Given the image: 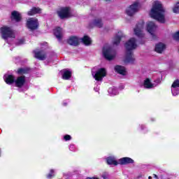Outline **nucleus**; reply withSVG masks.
Here are the masks:
<instances>
[{"mask_svg":"<svg viewBox=\"0 0 179 179\" xmlns=\"http://www.w3.org/2000/svg\"><path fill=\"white\" fill-rule=\"evenodd\" d=\"M106 1H109V0H106Z\"/></svg>","mask_w":179,"mask_h":179,"instance_id":"44","label":"nucleus"},{"mask_svg":"<svg viewBox=\"0 0 179 179\" xmlns=\"http://www.w3.org/2000/svg\"><path fill=\"white\" fill-rule=\"evenodd\" d=\"M101 177H102V178H103V179H108V173H103L101 175Z\"/></svg>","mask_w":179,"mask_h":179,"instance_id":"35","label":"nucleus"},{"mask_svg":"<svg viewBox=\"0 0 179 179\" xmlns=\"http://www.w3.org/2000/svg\"><path fill=\"white\" fill-rule=\"evenodd\" d=\"M54 34L57 40L61 41V40H62V37L64 36V30H62L60 27H57L54 29Z\"/></svg>","mask_w":179,"mask_h":179,"instance_id":"17","label":"nucleus"},{"mask_svg":"<svg viewBox=\"0 0 179 179\" xmlns=\"http://www.w3.org/2000/svg\"><path fill=\"white\" fill-rule=\"evenodd\" d=\"M62 78L64 80H69L72 76V71L69 69H63L61 71Z\"/></svg>","mask_w":179,"mask_h":179,"instance_id":"15","label":"nucleus"},{"mask_svg":"<svg viewBox=\"0 0 179 179\" xmlns=\"http://www.w3.org/2000/svg\"><path fill=\"white\" fill-rule=\"evenodd\" d=\"M118 163L121 166L132 164V163H134V159H131L130 157H122L118 159Z\"/></svg>","mask_w":179,"mask_h":179,"instance_id":"16","label":"nucleus"},{"mask_svg":"<svg viewBox=\"0 0 179 179\" xmlns=\"http://www.w3.org/2000/svg\"><path fill=\"white\" fill-rule=\"evenodd\" d=\"M165 12L166 10H164V7H163L162 2L155 1L153 2L152 7L150 11V16L152 19L159 22V23H165Z\"/></svg>","mask_w":179,"mask_h":179,"instance_id":"1","label":"nucleus"},{"mask_svg":"<svg viewBox=\"0 0 179 179\" xmlns=\"http://www.w3.org/2000/svg\"><path fill=\"white\" fill-rule=\"evenodd\" d=\"M69 148L71 152H78V148H76L73 144H70Z\"/></svg>","mask_w":179,"mask_h":179,"instance_id":"30","label":"nucleus"},{"mask_svg":"<svg viewBox=\"0 0 179 179\" xmlns=\"http://www.w3.org/2000/svg\"><path fill=\"white\" fill-rule=\"evenodd\" d=\"M121 38H122V35L119 33V34L117 35L113 39L114 45H118V44H120L121 42Z\"/></svg>","mask_w":179,"mask_h":179,"instance_id":"27","label":"nucleus"},{"mask_svg":"<svg viewBox=\"0 0 179 179\" xmlns=\"http://www.w3.org/2000/svg\"><path fill=\"white\" fill-rule=\"evenodd\" d=\"M68 43L70 45H79V38L78 36H70L68 40Z\"/></svg>","mask_w":179,"mask_h":179,"instance_id":"18","label":"nucleus"},{"mask_svg":"<svg viewBox=\"0 0 179 179\" xmlns=\"http://www.w3.org/2000/svg\"><path fill=\"white\" fill-rule=\"evenodd\" d=\"M55 170L51 169L49 173L48 174L47 177L48 178H52V177H55Z\"/></svg>","mask_w":179,"mask_h":179,"instance_id":"29","label":"nucleus"},{"mask_svg":"<svg viewBox=\"0 0 179 179\" xmlns=\"http://www.w3.org/2000/svg\"><path fill=\"white\" fill-rule=\"evenodd\" d=\"M0 34L6 41H8V38H15V31L8 26L0 28Z\"/></svg>","mask_w":179,"mask_h":179,"instance_id":"4","label":"nucleus"},{"mask_svg":"<svg viewBox=\"0 0 179 179\" xmlns=\"http://www.w3.org/2000/svg\"><path fill=\"white\" fill-rule=\"evenodd\" d=\"M174 40H179V31L173 34Z\"/></svg>","mask_w":179,"mask_h":179,"instance_id":"33","label":"nucleus"},{"mask_svg":"<svg viewBox=\"0 0 179 179\" xmlns=\"http://www.w3.org/2000/svg\"><path fill=\"white\" fill-rule=\"evenodd\" d=\"M37 13H41V8L38 7H33L29 11H28L27 15L29 16H33L37 15Z\"/></svg>","mask_w":179,"mask_h":179,"instance_id":"22","label":"nucleus"},{"mask_svg":"<svg viewBox=\"0 0 179 179\" xmlns=\"http://www.w3.org/2000/svg\"><path fill=\"white\" fill-rule=\"evenodd\" d=\"M124 47L127 50L126 57L124 62L126 64H134L135 62V57L132 53V50H135L138 45L136 44V39L135 38H131L126 43Z\"/></svg>","mask_w":179,"mask_h":179,"instance_id":"2","label":"nucleus"},{"mask_svg":"<svg viewBox=\"0 0 179 179\" xmlns=\"http://www.w3.org/2000/svg\"><path fill=\"white\" fill-rule=\"evenodd\" d=\"M166 50V45L163 43H159L155 45V51L159 54H162Z\"/></svg>","mask_w":179,"mask_h":179,"instance_id":"21","label":"nucleus"},{"mask_svg":"<svg viewBox=\"0 0 179 179\" xmlns=\"http://www.w3.org/2000/svg\"><path fill=\"white\" fill-rule=\"evenodd\" d=\"M171 93L173 96L179 94V80H175L171 85Z\"/></svg>","mask_w":179,"mask_h":179,"instance_id":"12","label":"nucleus"},{"mask_svg":"<svg viewBox=\"0 0 179 179\" xmlns=\"http://www.w3.org/2000/svg\"><path fill=\"white\" fill-rule=\"evenodd\" d=\"M144 26L145 23L143 22H141L136 24L134 29V34L138 37V40H143V37H145V34H143Z\"/></svg>","mask_w":179,"mask_h":179,"instance_id":"7","label":"nucleus"},{"mask_svg":"<svg viewBox=\"0 0 179 179\" xmlns=\"http://www.w3.org/2000/svg\"><path fill=\"white\" fill-rule=\"evenodd\" d=\"M94 90L95 92H99V90H100V87H95L94 88Z\"/></svg>","mask_w":179,"mask_h":179,"instance_id":"38","label":"nucleus"},{"mask_svg":"<svg viewBox=\"0 0 179 179\" xmlns=\"http://www.w3.org/2000/svg\"><path fill=\"white\" fill-rule=\"evenodd\" d=\"M67 105H68V103H67L66 102H64V103H63V106H67Z\"/></svg>","mask_w":179,"mask_h":179,"instance_id":"40","label":"nucleus"},{"mask_svg":"<svg viewBox=\"0 0 179 179\" xmlns=\"http://www.w3.org/2000/svg\"><path fill=\"white\" fill-rule=\"evenodd\" d=\"M22 44H24V39H23V38L20 39L17 42L18 45H22Z\"/></svg>","mask_w":179,"mask_h":179,"instance_id":"36","label":"nucleus"},{"mask_svg":"<svg viewBox=\"0 0 179 179\" xmlns=\"http://www.w3.org/2000/svg\"><path fill=\"white\" fill-rule=\"evenodd\" d=\"M140 6L141 4L139 3V1L134 2L132 5L126 9L127 15L128 16H134V15H135V13L139 10Z\"/></svg>","mask_w":179,"mask_h":179,"instance_id":"8","label":"nucleus"},{"mask_svg":"<svg viewBox=\"0 0 179 179\" xmlns=\"http://www.w3.org/2000/svg\"><path fill=\"white\" fill-rule=\"evenodd\" d=\"M110 96H117V94H118V89L115 88V87H110L108 89V90Z\"/></svg>","mask_w":179,"mask_h":179,"instance_id":"26","label":"nucleus"},{"mask_svg":"<svg viewBox=\"0 0 179 179\" xmlns=\"http://www.w3.org/2000/svg\"><path fill=\"white\" fill-rule=\"evenodd\" d=\"M57 14L60 19H66L71 16V8L69 7H63L57 10Z\"/></svg>","mask_w":179,"mask_h":179,"instance_id":"10","label":"nucleus"},{"mask_svg":"<svg viewBox=\"0 0 179 179\" xmlns=\"http://www.w3.org/2000/svg\"><path fill=\"white\" fill-rule=\"evenodd\" d=\"M92 75L95 80L101 81L103 78L107 75V71H106V69L94 67L92 70Z\"/></svg>","mask_w":179,"mask_h":179,"instance_id":"5","label":"nucleus"},{"mask_svg":"<svg viewBox=\"0 0 179 179\" xmlns=\"http://www.w3.org/2000/svg\"><path fill=\"white\" fill-rule=\"evenodd\" d=\"M148 178H149V179H152V176H149Z\"/></svg>","mask_w":179,"mask_h":179,"instance_id":"42","label":"nucleus"},{"mask_svg":"<svg viewBox=\"0 0 179 179\" xmlns=\"http://www.w3.org/2000/svg\"><path fill=\"white\" fill-rule=\"evenodd\" d=\"M146 30L152 37H155L157 26L153 22H148L146 23Z\"/></svg>","mask_w":179,"mask_h":179,"instance_id":"11","label":"nucleus"},{"mask_svg":"<svg viewBox=\"0 0 179 179\" xmlns=\"http://www.w3.org/2000/svg\"><path fill=\"white\" fill-rule=\"evenodd\" d=\"M12 17L15 22H20L22 19V15L17 11H13L12 13Z\"/></svg>","mask_w":179,"mask_h":179,"instance_id":"24","label":"nucleus"},{"mask_svg":"<svg viewBox=\"0 0 179 179\" xmlns=\"http://www.w3.org/2000/svg\"><path fill=\"white\" fill-rule=\"evenodd\" d=\"M154 177H155V178H157V175L154 174Z\"/></svg>","mask_w":179,"mask_h":179,"instance_id":"41","label":"nucleus"},{"mask_svg":"<svg viewBox=\"0 0 179 179\" xmlns=\"http://www.w3.org/2000/svg\"><path fill=\"white\" fill-rule=\"evenodd\" d=\"M102 52L104 57L106 59H108V61H111V59H114V58H115V50L108 45H105L103 47Z\"/></svg>","mask_w":179,"mask_h":179,"instance_id":"6","label":"nucleus"},{"mask_svg":"<svg viewBox=\"0 0 179 179\" xmlns=\"http://www.w3.org/2000/svg\"><path fill=\"white\" fill-rule=\"evenodd\" d=\"M34 52V57L37 59H40V61H44L45 58H47V55L44 51H40V50H35Z\"/></svg>","mask_w":179,"mask_h":179,"instance_id":"14","label":"nucleus"},{"mask_svg":"<svg viewBox=\"0 0 179 179\" xmlns=\"http://www.w3.org/2000/svg\"><path fill=\"white\" fill-rule=\"evenodd\" d=\"M3 79L7 85L15 83L16 87H23L26 85V77L24 76H18L15 80V76L9 74L4 75Z\"/></svg>","mask_w":179,"mask_h":179,"instance_id":"3","label":"nucleus"},{"mask_svg":"<svg viewBox=\"0 0 179 179\" xmlns=\"http://www.w3.org/2000/svg\"><path fill=\"white\" fill-rule=\"evenodd\" d=\"M138 128H140L141 131H144V134L148 132V129L146 128V126H145V124H140L138 126Z\"/></svg>","mask_w":179,"mask_h":179,"instance_id":"31","label":"nucleus"},{"mask_svg":"<svg viewBox=\"0 0 179 179\" xmlns=\"http://www.w3.org/2000/svg\"><path fill=\"white\" fill-rule=\"evenodd\" d=\"M141 44H143V42H141Z\"/></svg>","mask_w":179,"mask_h":179,"instance_id":"43","label":"nucleus"},{"mask_svg":"<svg viewBox=\"0 0 179 179\" xmlns=\"http://www.w3.org/2000/svg\"><path fill=\"white\" fill-rule=\"evenodd\" d=\"M27 27L31 31L33 30H37L38 29V20L37 18H29L27 20Z\"/></svg>","mask_w":179,"mask_h":179,"instance_id":"9","label":"nucleus"},{"mask_svg":"<svg viewBox=\"0 0 179 179\" xmlns=\"http://www.w3.org/2000/svg\"><path fill=\"white\" fill-rule=\"evenodd\" d=\"M64 141H71V139H72V137L70 135L66 134L64 136Z\"/></svg>","mask_w":179,"mask_h":179,"instance_id":"34","label":"nucleus"},{"mask_svg":"<svg viewBox=\"0 0 179 179\" xmlns=\"http://www.w3.org/2000/svg\"><path fill=\"white\" fill-rule=\"evenodd\" d=\"M157 84H153L150 82L149 78H147L144 80L143 87L145 89H153V87H156Z\"/></svg>","mask_w":179,"mask_h":179,"instance_id":"20","label":"nucleus"},{"mask_svg":"<svg viewBox=\"0 0 179 179\" xmlns=\"http://www.w3.org/2000/svg\"><path fill=\"white\" fill-rule=\"evenodd\" d=\"M86 179H99L97 177L87 178Z\"/></svg>","mask_w":179,"mask_h":179,"instance_id":"39","label":"nucleus"},{"mask_svg":"<svg viewBox=\"0 0 179 179\" xmlns=\"http://www.w3.org/2000/svg\"><path fill=\"white\" fill-rule=\"evenodd\" d=\"M115 71L117 73H120V75L125 76L127 75V71L125 70V67L122 66H115Z\"/></svg>","mask_w":179,"mask_h":179,"instance_id":"23","label":"nucleus"},{"mask_svg":"<svg viewBox=\"0 0 179 179\" xmlns=\"http://www.w3.org/2000/svg\"><path fill=\"white\" fill-rule=\"evenodd\" d=\"M107 164L110 165V166H118V160L117 161V159L115 157L112 156V157H108L106 159Z\"/></svg>","mask_w":179,"mask_h":179,"instance_id":"19","label":"nucleus"},{"mask_svg":"<svg viewBox=\"0 0 179 179\" xmlns=\"http://www.w3.org/2000/svg\"><path fill=\"white\" fill-rule=\"evenodd\" d=\"M160 82H162V79L157 78V80H155V83H153V85H157H157L160 83Z\"/></svg>","mask_w":179,"mask_h":179,"instance_id":"37","label":"nucleus"},{"mask_svg":"<svg viewBox=\"0 0 179 179\" xmlns=\"http://www.w3.org/2000/svg\"><path fill=\"white\" fill-rule=\"evenodd\" d=\"M172 10L173 12V13H177L178 14L179 13V1L176 2L173 8H172Z\"/></svg>","mask_w":179,"mask_h":179,"instance_id":"28","label":"nucleus"},{"mask_svg":"<svg viewBox=\"0 0 179 179\" xmlns=\"http://www.w3.org/2000/svg\"><path fill=\"white\" fill-rule=\"evenodd\" d=\"M90 27H98L99 29L103 27V21L101 18H95L92 22L90 23Z\"/></svg>","mask_w":179,"mask_h":179,"instance_id":"13","label":"nucleus"},{"mask_svg":"<svg viewBox=\"0 0 179 179\" xmlns=\"http://www.w3.org/2000/svg\"><path fill=\"white\" fill-rule=\"evenodd\" d=\"M81 41L85 45H90V44H92V39L87 36H84L83 38H81Z\"/></svg>","mask_w":179,"mask_h":179,"instance_id":"25","label":"nucleus"},{"mask_svg":"<svg viewBox=\"0 0 179 179\" xmlns=\"http://www.w3.org/2000/svg\"><path fill=\"white\" fill-rule=\"evenodd\" d=\"M17 73L19 75H22L23 73H27V71L24 69H19L18 71H17Z\"/></svg>","mask_w":179,"mask_h":179,"instance_id":"32","label":"nucleus"}]
</instances>
